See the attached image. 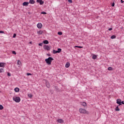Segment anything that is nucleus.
<instances>
[{
    "label": "nucleus",
    "mask_w": 124,
    "mask_h": 124,
    "mask_svg": "<svg viewBox=\"0 0 124 124\" xmlns=\"http://www.w3.org/2000/svg\"><path fill=\"white\" fill-rule=\"evenodd\" d=\"M52 61H54V58L53 57H49L47 59H45L46 62L48 64V65H51L52 63Z\"/></svg>",
    "instance_id": "f257e3e1"
},
{
    "label": "nucleus",
    "mask_w": 124,
    "mask_h": 124,
    "mask_svg": "<svg viewBox=\"0 0 124 124\" xmlns=\"http://www.w3.org/2000/svg\"><path fill=\"white\" fill-rule=\"evenodd\" d=\"M79 112L82 114H87V115H89V114H90L89 111L84 108H79Z\"/></svg>",
    "instance_id": "f03ea898"
},
{
    "label": "nucleus",
    "mask_w": 124,
    "mask_h": 124,
    "mask_svg": "<svg viewBox=\"0 0 124 124\" xmlns=\"http://www.w3.org/2000/svg\"><path fill=\"white\" fill-rule=\"evenodd\" d=\"M13 99L14 100V101L17 103H19L20 101H21V98L19 96L13 97Z\"/></svg>",
    "instance_id": "7ed1b4c3"
},
{
    "label": "nucleus",
    "mask_w": 124,
    "mask_h": 124,
    "mask_svg": "<svg viewBox=\"0 0 124 124\" xmlns=\"http://www.w3.org/2000/svg\"><path fill=\"white\" fill-rule=\"evenodd\" d=\"M44 48L45 49V50H47V51H50V47H49V46L46 45H45V46H44Z\"/></svg>",
    "instance_id": "20e7f679"
},
{
    "label": "nucleus",
    "mask_w": 124,
    "mask_h": 124,
    "mask_svg": "<svg viewBox=\"0 0 124 124\" xmlns=\"http://www.w3.org/2000/svg\"><path fill=\"white\" fill-rule=\"evenodd\" d=\"M36 1L38 3H40V5L44 4V1L42 0H37Z\"/></svg>",
    "instance_id": "39448f33"
},
{
    "label": "nucleus",
    "mask_w": 124,
    "mask_h": 124,
    "mask_svg": "<svg viewBox=\"0 0 124 124\" xmlns=\"http://www.w3.org/2000/svg\"><path fill=\"white\" fill-rule=\"evenodd\" d=\"M121 102H122V100L121 99H118L117 100L116 103L117 104H119V106H121V105H122Z\"/></svg>",
    "instance_id": "423d86ee"
},
{
    "label": "nucleus",
    "mask_w": 124,
    "mask_h": 124,
    "mask_svg": "<svg viewBox=\"0 0 124 124\" xmlns=\"http://www.w3.org/2000/svg\"><path fill=\"white\" fill-rule=\"evenodd\" d=\"M37 27L38 29H42L43 27L42 24L41 23H38L37 25Z\"/></svg>",
    "instance_id": "0eeeda50"
},
{
    "label": "nucleus",
    "mask_w": 124,
    "mask_h": 124,
    "mask_svg": "<svg viewBox=\"0 0 124 124\" xmlns=\"http://www.w3.org/2000/svg\"><path fill=\"white\" fill-rule=\"evenodd\" d=\"M5 64H6V63L4 62H0V67H5Z\"/></svg>",
    "instance_id": "6e6552de"
},
{
    "label": "nucleus",
    "mask_w": 124,
    "mask_h": 124,
    "mask_svg": "<svg viewBox=\"0 0 124 124\" xmlns=\"http://www.w3.org/2000/svg\"><path fill=\"white\" fill-rule=\"evenodd\" d=\"M29 2H24L22 4L23 6H28L29 5Z\"/></svg>",
    "instance_id": "1a4fd4ad"
},
{
    "label": "nucleus",
    "mask_w": 124,
    "mask_h": 124,
    "mask_svg": "<svg viewBox=\"0 0 124 124\" xmlns=\"http://www.w3.org/2000/svg\"><path fill=\"white\" fill-rule=\"evenodd\" d=\"M57 122L59 124H63V120H62V119H58Z\"/></svg>",
    "instance_id": "9d476101"
},
{
    "label": "nucleus",
    "mask_w": 124,
    "mask_h": 124,
    "mask_svg": "<svg viewBox=\"0 0 124 124\" xmlns=\"http://www.w3.org/2000/svg\"><path fill=\"white\" fill-rule=\"evenodd\" d=\"M29 3H31V4H34L35 3V1L34 0H30Z\"/></svg>",
    "instance_id": "9b49d317"
},
{
    "label": "nucleus",
    "mask_w": 124,
    "mask_h": 124,
    "mask_svg": "<svg viewBox=\"0 0 124 124\" xmlns=\"http://www.w3.org/2000/svg\"><path fill=\"white\" fill-rule=\"evenodd\" d=\"M65 67L66 68H68V67L69 66H70V63L69 62H67L66 64H65Z\"/></svg>",
    "instance_id": "f8f14e48"
},
{
    "label": "nucleus",
    "mask_w": 124,
    "mask_h": 124,
    "mask_svg": "<svg viewBox=\"0 0 124 124\" xmlns=\"http://www.w3.org/2000/svg\"><path fill=\"white\" fill-rule=\"evenodd\" d=\"M19 91H20V89H19V88L16 87L15 88V91L16 92V93H19Z\"/></svg>",
    "instance_id": "ddd939ff"
},
{
    "label": "nucleus",
    "mask_w": 124,
    "mask_h": 124,
    "mask_svg": "<svg viewBox=\"0 0 124 124\" xmlns=\"http://www.w3.org/2000/svg\"><path fill=\"white\" fill-rule=\"evenodd\" d=\"M43 43H44V44H49V41L47 40H45L43 41Z\"/></svg>",
    "instance_id": "4468645a"
},
{
    "label": "nucleus",
    "mask_w": 124,
    "mask_h": 124,
    "mask_svg": "<svg viewBox=\"0 0 124 124\" xmlns=\"http://www.w3.org/2000/svg\"><path fill=\"white\" fill-rule=\"evenodd\" d=\"M96 58H97V55H93L92 57L93 60H96Z\"/></svg>",
    "instance_id": "2eb2a0df"
},
{
    "label": "nucleus",
    "mask_w": 124,
    "mask_h": 124,
    "mask_svg": "<svg viewBox=\"0 0 124 124\" xmlns=\"http://www.w3.org/2000/svg\"><path fill=\"white\" fill-rule=\"evenodd\" d=\"M46 86L47 87V88H50V84L49 83V82L48 81H46Z\"/></svg>",
    "instance_id": "dca6fc26"
},
{
    "label": "nucleus",
    "mask_w": 124,
    "mask_h": 124,
    "mask_svg": "<svg viewBox=\"0 0 124 124\" xmlns=\"http://www.w3.org/2000/svg\"><path fill=\"white\" fill-rule=\"evenodd\" d=\"M37 33L38 34H39V35L42 34V33H43V31H38Z\"/></svg>",
    "instance_id": "f3484780"
},
{
    "label": "nucleus",
    "mask_w": 124,
    "mask_h": 124,
    "mask_svg": "<svg viewBox=\"0 0 124 124\" xmlns=\"http://www.w3.org/2000/svg\"><path fill=\"white\" fill-rule=\"evenodd\" d=\"M116 37H117V36H116V35H113L110 37V38H111V39H115V38H116Z\"/></svg>",
    "instance_id": "a211bd4d"
},
{
    "label": "nucleus",
    "mask_w": 124,
    "mask_h": 124,
    "mask_svg": "<svg viewBox=\"0 0 124 124\" xmlns=\"http://www.w3.org/2000/svg\"><path fill=\"white\" fill-rule=\"evenodd\" d=\"M81 105H82V106H87V103L85 102H83L81 104Z\"/></svg>",
    "instance_id": "6ab92c4d"
},
{
    "label": "nucleus",
    "mask_w": 124,
    "mask_h": 124,
    "mask_svg": "<svg viewBox=\"0 0 124 124\" xmlns=\"http://www.w3.org/2000/svg\"><path fill=\"white\" fill-rule=\"evenodd\" d=\"M17 64L18 65H21V64H22V62H21V61L20 60L17 61Z\"/></svg>",
    "instance_id": "aec40b11"
},
{
    "label": "nucleus",
    "mask_w": 124,
    "mask_h": 124,
    "mask_svg": "<svg viewBox=\"0 0 124 124\" xmlns=\"http://www.w3.org/2000/svg\"><path fill=\"white\" fill-rule=\"evenodd\" d=\"M120 108H119V106H117L115 108V111H120Z\"/></svg>",
    "instance_id": "412c9836"
},
{
    "label": "nucleus",
    "mask_w": 124,
    "mask_h": 124,
    "mask_svg": "<svg viewBox=\"0 0 124 124\" xmlns=\"http://www.w3.org/2000/svg\"><path fill=\"white\" fill-rule=\"evenodd\" d=\"M75 48H83V46H75Z\"/></svg>",
    "instance_id": "4be33fe9"
},
{
    "label": "nucleus",
    "mask_w": 124,
    "mask_h": 124,
    "mask_svg": "<svg viewBox=\"0 0 124 124\" xmlns=\"http://www.w3.org/2000/svg\"><path fill=\"white\" fill-rule=\"evenodd\" d=\"M61 52H62V49L61 48H58L57 52L58 53H61Z\"/></svg>",
    "instance_id": "5701e85b"
},
{
    "label": "nucleus",
    "mask_w": 124,
    "mask_h": 124,
    "mask_svg": "<svg viewBox=\"0 0 124 124\" xmlns=\"http://www.w3.org/2000/svg\"><path fill=\"white\" fill-rule=\"evenodd\" d=\"M53 54H57V53H58V51L54 49L53 50Z\"/></svg>",
    "instance_id": "b1692460"
},
{
    "label": "nucleus",
    "mask_w": 124,
    "mask_h": 124,
    "mask_svg": "<svg viewBox=\"0 0 124 124\" xmlns=\"http://www.w3.org/2000/svg\"><path fill=\"white\" fill-rule=\"evenodd\" d=\"M28 96L30 98H31L32 97V95L31 93L28 94Z\"/></svg>",
    "instance_id": "393cba45"
},
{
    "label": "nucleus",
    "mask_w": 124,
    "mask_h": 124,
    "mask_svg": "<svg viewBox=\"0 0 124 124\" xmlns=\"http://www.w3.org/2000/svg\"><path fill=\"white\" fill-rule=\"evenodd\" d=\"M58 34H59V35H62V32L59 31V32H58Z\"/></svg>",
    "instance_id": "a878e982"
},
{
    "label": "nucleus",
    "mask_w": 124,
    "mask_h": 124,
    "mask_svg": "<svg viewBox=\"0 0 124 124\" xmlns=\"http://www.w3.org/2000/svg\"><path fill=\"white\" fill-rule=\"evenodd\" d=\"M108 70L110 71V70H113V68L111 67H108Z\"/></svg>",
    "instance_id": "bb28decb"
},
{
    "label": "nucleus",
    "mask_w": 124,
    "mask_h": 124,
    "mask_svg": "<svg viewBox=\"0 0 124 124\" xmlns=\"http://www.w3.org/2000/svg\"><path fill=\"white\" fill-rule=\"evenodd\" d=\"M2 72H4V71L3 70V68L0 69V73H2Z\"/></svg>",
    "instance_id": "cd10ccee"
},
{
    "label": "nucleus",
    "mask_w": 124,
    "mask_h": 124,
    "mask_svg": "<svg viewBox=\"0 0 124 124\" xmlns=\"http://www.w3.org/2000/svg\"><path fill=\"white\" fill-rule=\"evenodd\" d=\"M3 109V106L2 105H0V110H2Z\"/></svg>",
    "instance_id": "c85d7f7f"
},
{
    "label": "nucleus",
    "mask_w": 124,
    "mask_h": 124,
    "mask_svg": "<svg viewBox=\"0 0 124 124\" xmlns=\"http://www.w3.org/2000/svg\"><path fill=\"white\" fill-rule=\"evenodd\" d=\"M16 36H17V34L16 33H14L13 34V38H15V37H16Z\"/></svg>",
    "instance_id": "c756f323"
},
{
    "label": "nucleus",
    "mask_w": 124,
    "mask_h": 124,
    "mask_svg": "<svg viewBox=\"0 0 124 124\" xmlns=\"http://www.w3.org/2000/svg\"><path fill=\"white\" fill-rule=\"evenodd\" d=\"M12 54L14 55H16L17 53H16V51H12Z\"/></svg>",
    "instance_id": "7c9ffc66"
},
{
    "label": "nucleus",
    "mask_w": 124,
    "mask_h": 124,
    "mask_svg": "<svg viewBox=\"0 0 124 124\" xmlns=\"http://www.w3.org/2000/svg\"><path fill=\"white\" fill-rule=\"evenodd\" d=\"M41 14H44V15L47 14V13H46V12H42L41 13Z\"/></svg>",
    "instance_id": "2f4dec72"
},
{
    "label": "nucleus",
    "mask_w": 124,
    "mask_h": 124,
    "mask_svg": "<svg viewBox=\"0 0 124 124\" xmlns=\"http://www.w3.org/2000/svg\"><path fill=\"white\" fill-rule=\"evenodd\" d=\"M55 89L56 91H58L59 88H58V86H55Z\"/></svg>",
    "instance_id": "473e14b6"
},
{
    "label": "nucleus",
    "mask_w": 124,
    "mask_h": 124,
    "mask_svg": "<svg viewBox=\"0 0 124 124\" xmlns=\"http://www.w3.org/2000/svg\"><path fill=\"white\" fill-rule=\"evenodd\" d=\"M7 76H9V77H10V76H11V74L9 72H8L7 73Z\"/></svg>",
    "instance_id": "72a5a7b5"
},
{
    "label": "nucleus",
    "mask_w": 124,
    "mask_h": 124,
    "mask_svg": "<svg viewBox=\"0 0 124 124\" xmlns=\"http://www.w3.org/2000/svg\"><path fill=\"white\" fill-rule=\"evenodd\" d=\"M43 45V43H39V46H42Z\"/></svg>",
    "instance_id": "f704fd0d"
},
{
    "label": "nucleus",
    "mask_w": 124,
    "mask_h": 124,
    "mask_svg": "<svg viewBox=\"0 0 124 124\" xmlns=\"http://www.w3.org/2000/svg\"><path fill=\"white\" fill-rule=\"evenodd\" d=\"M111 6H112V7H114V6H115V3L114 2L112 3Z\"/></svg>",
    "instance_id": "c9c22d12"
},
{
    "label": "nucleus",
    "mask_w": 124,
    "mask_h": 124,
    "mask_svg": "<svg viewBox=\"0 0 124 124\" xmlns=\"http://www.w3.org/2000/svg\"><path fill=\"white\" fill-rule=\"evenodd\" d=\"M68 2H70V3H72V0H68Z\"/></svg>",
    "instance_id": "e433bc0d"
},
{
    "label": "nucleus",
    "mask_w": 124,
    "mask_h": 124,
    "mask_svg": "<svg viewBox=\"0 0 124 124\" xmlns=\"http://www.w3.org/2000/svg\"><path fill=\"white\" fill-rule=\"evenodd\" d=\"M30 75H31V73H27V76H30Z\"/></svg>",
    "instance_id": "4c0bfd02"
},
{
    "label": "nucleus",
    "mask_w": 124,
    "mask_h": 124,
    "mask_svg": "<svg viewBox=\"0 0 124 124\" xmlns=\"http://www.w3.org/2000/svg\"><path fill=\"white\" fill-rule=\"evenodd\" d=\"M0 33H4V31H0Z\"/></svg>",
    "instance_id": "58836bf2"
},
{
    "label": "nucleus",
    "mask_w": 124,
    "mask_h": 124,
    "mask_svg": "<svg viewBox=\"0 0 124 124\" xmlns=\"http://www.w3.org/2000/svg\"><path fill=\"white\" fill-rule=\"evenodd\" d=\"M47 56H48V57H51V54H46Z\"/></svg>",
    "instance_id": "ea45409f"
},
{
    "label": "nucleus",
    "mask_w": 124,
    "mask_h": 124,
    "mask_svg": "<svg viewBox=\"0 0 124 124\" xmlns=\"http://www.w3.org/2000/svg\"><path fill=\"white\" fill-rule=\"evenodd\" d=\"M122 104H123L124 105V101H121V105Z\"/></svg>",
    "instance_id": "a19ab883"
},
{
    "label": "nucleus",
    "mask_w": 124,
    "mask_h": 124,
    "mask_svg": "<svg viewBox=\"0 0 124 124\" xmlns=\"http://www.w3.org/2000/svg\"><path fill=\"white\" fill-rule=\"evenodd\" d=\"M112 30H113L112 28L108 29V31H112Z\"/></svg>",
    "instance_id": "79ce46f5"
},
{
    "label": "nucleus",
    "mask_w": 124,
    "mask_h": 124,
    "mask_svg": "<svg viewBox=\"0 0 124 124\" xmlns=\"http://www.w3.org/2000/svg\"><path fill=\"white\" fill-rule=\"evenodd\" d=\"M30 44H31V42H30Z\"/></svg>",
    "instance_id": "37998d69"
}]
</instances>
